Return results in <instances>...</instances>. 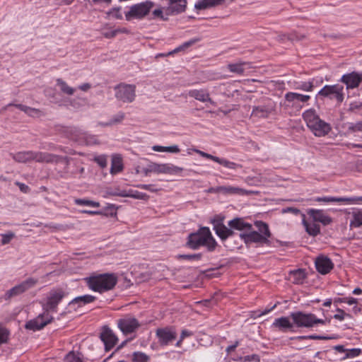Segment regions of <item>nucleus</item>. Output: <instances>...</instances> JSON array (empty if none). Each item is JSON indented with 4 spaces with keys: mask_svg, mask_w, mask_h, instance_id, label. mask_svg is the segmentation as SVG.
Here are the masks:
<instances>
[{
    "mask_svg": "<svg viewBox=\"0 0 362 362\" xmlns=\"http://www.w3.org/2000/svg\"><path fill=\"white\" fill-rule=\"evenodd\" d=\"M255 226L258 231L253 230L252 227V229L247 232H243L240 234L241 240H243L247 247H250L252 244L269 245L270 240L269 238L271 237L272 233L269 226L262 221H255Z\"/></svg>",
    "mask_w": 362,
    "mask_h": 362,
    "instance_id": "1",
    "label": "nucleus"
},
{
    "mask_svg": "<svg viewBox=\"0 0 362 362\" xmlns=\"http://www.w3.org/2000/svg\"><path fill=\"white\" fill-rule=\"evenodd\" d=\"M88 288L100 293L112 290L118 281L114 273L94 274L84 279Z\"/></svg>",
    "mask_w": 362,
    "mask_h": 362,
    "instance_id": "2",
    "label": "nucleus"
},
{
    "mask_svg": "<svg viewBox=\"0 0 362 362\" xmlns=\"http://www.w3.org/2000/svg\"><path fill=\"white\" fill-rule=\"evenodd\" d=\"M188 246L197 250L201 246H206L209 251H214L217 245L215 239L208 227H202L197 232L189 235Z\"/></svg>",
    "mask_w": 362,
    "mask_h": 362,
    "instance_id": "3",
    "label": "nucleus"
},
{
    "mask_svg": "<svg viewBox=\"0 0 362 362\" xmlns=\"http://www.w3.org/2000/svg\"><path fill=\"white\" fill-rule=\"evenodd\" d=\"M228 226H226L222 223H216L214 224V229L216 235L222 240H225L228 237L234 234L233 230H237L243 232H247L252 229V225L247 223L242 218H235L228 221Z\"/></svg>",
    "mask_w": 362,
    "mask_h": 362,
    "instance_id": "4",
    "label": "nucleus"
},
{
    "mask_svg": "<svg viewBox=\"0 0 362 362\" xmlns=\"http://www.w3.org/2000/svg\"><path fill=\"white\" fill-rule=\"evenodd\" d=\"M11 156L18 163H28L33 160L38 163H57L62 159L61 157L54 154L33 151H20L12 153Z\"/></svg>",
    "mask_w": 362,
    "mask_h": 362,
    "instance_id": "5",
    "label": "nucleus"
},
{
    "mask_svg": "<svg viewBox=\"0 0 362 362\" xmlns=\"http://www.w3.org/2000/svg\"><path fill=\"white\" fill-rule=\"evenodd\" d=\"M294 324L298 327H313L317 324L325 325L326 320L318 319L313 313H306L303 312H294L290 315Z\"/></svg>",
    "mask_w": 362,
    "mask_h": 362,
    "instance_id": "6",
    "label": "nucleus"
},
{
    "mask_svg": "<svg viewBox=\"0 0 362 362\" xmlns=\"http://www.w3.org/2000/svg\"><path fill=\"white\" fill-rule=\"evenodd\" d=\"M66 293L62 288L51 290L45 300L41 303L43 310L46 313L49 312L55 313L57 311V306L62 300L65 297Z\"/></svg>",
    "mask_w": 362,
    "mask_h": 362,
    "instance_id": "7",
    "label": "nucleus"
},
{
    "mask_svg": "<svg viewBox=\"0 0 362 362\" xmlns=\"http://www.w3.org/2000/svg\"><path fill=\"white\" fill-rule=\"evenodd\" d=\"M153 6L154 3L149 0L134 4L125 13V18L129 21L132 19H141L149 13Z\"/></svg>",
    "mask_w": 362,
    "mask_h": 362,
    "instance_id": "8",
    "label": "nucleus"
},
{
    "mask_svg": "<svg viewBox=\"0 0 362 362\" xmlns=\"http://www.w3.org/2000/svg\"><path fill=\"white\" fill-rule=\"evenodd\" d=\"M319 96L335 100L340 105L344 99V86L340 84L326 85L317 94Z\"/></svg>",
    "mask_w": 362,
    "mask_h": 362,
    "instance_id": "9",
    "label": "nucleus"
},
{
    "mask_svg": "<svg viewBox=\"0 0 362 362\" xmlns=\"http://www.w3.org/2000/svg\"><path fill=\"white\" fill-rule=\"evenodd\" d=\"M115 98L123 103H132L136 98V86L132 84L120 83L115 86Z\"/></svg>",
    "mask_w": 362,
    "mask_h": 362,
    "instance_id": "10",
    "label": "nucleus"
},
{
    "mask_svg": "<svg viewBox=\"0 0 362 362\" xmlns=\"http://www.w3.org/2000/svg\"><path fill=\"white\" fill-rule=\"evenodd\" d=\"M37 283V279L28 278L26 280L22 281L21 284L8 290L6 292L4 298L6 300H10L11 298L17 296L25 292L28 289L34 287Z\"/></svg>",
    "mask_w": 362,
    "mask_h": 362,
    "instance_id": "11",
    "label": "nucleus"
},
{
    "mask_svg": "<svg viewBox=\"0 0 362 362\" xmlns=\"http://www.w3.org/2000/svg\"><path fill=\"white\" fill-rule=\"evenodd\" d=\"M156 335L161 346H167L176 339L177 332L175 327H165L163 328H158L156 330Z\"/></svg>",
    "mask_w": 362,
    "mask_h": 362,
    "instance_id": "12",
    "label": "nucleus"
},
{
    "mask_svg": "<svg viewBox=\"0 0 362 362\" xmlns=\"http://www.w3.org/2000/svg\"><path fill=\"white\" fill-rule=\"evenodd\" d=\"M53 317L45 311L42 314L39 315L36 318L26 322L25 327L27 329L36 331L42 329L47 325L51 322Z\"/></svg>",
    "mask_w": 362,
    "mask_h": 362,
    "instance_id": "13",
    "label": "nucleus"
},
{
    "mask_svg": "<svg viewBox=\"0 0 362 362\" xmlns=\"http://www.w3.org/2000/svg\"><path fill=\"white\" fill-rule=\"evenodd\" d=\"M340 81L346 85V89H354L359 86L362 82V73L352 71L349 74H344Z\"/></svg>",
    "mask_w": 362,
    "mask_h": 362,
    "instance_id": "14",
    "label": "nucleus"
},
{
    "mask_svg": "<svg viewBox=\"0 0 362 362\" xmlns=\"http://www.w3.org/2000/svg\"><path fill=\"white\" fill-rule=\"evenodd\" d=\"M117 325L120 330L124 334L132 333L140 327L138 320L132 316H126L119 319Z\"/></svg>",
    "mask_w": 362,
    "mask_h": 362,
    "instance_id": "15",
    "label": "nucleus"
},
{
    "mask_svg": "<svg viewBox=\"0 0 362 362\" xmlns=\"http://www.w3.org/2000/svg\"><path fill=\"white\" fill-rule=\"evenodd\" d=\"M100 339L103 341L107 351L112 349L118 341L112 330L107 327H103L100 333Z\"/></svg>",
    "mask_w": 362,
    "mask_h": 362,
    "instance_id": "16",
    "label": "nucleus"
},
{
    "mask_svg": "<svg viewBox=\"0 0 362 362\" xmlns=\"http://www.w3.org/2000/svg\"><path fill=\"white\" fill-rule=\"evenodd\" d=\"M274 110V103L270 100L264 105L255 106L252 111V116L262 118H267Z\"/></svg>",
    "mask_w": 362,
    "mask_h": 362,
    "instance_id": "17",
    "label": "nucleus"
},
{
    "mask_svg": "<svg viewBox=\"0 0 362 362\" xmlns=\"http://www.w3.org/2000/svg\"><path fill=\"white\" fill-rule=\"evenodd\" d=\"M187 95L200 102L209 103L213 106H216V103L211 98L209 93L205 89L189 90Z\"/></svg>",
    "mask_w": 362,
    "mask_h": 362,
    "instance_id": "18",
    "label": "nucleus"
},
{
    "mask_svg": "<svg viewBox=\"0 0 362 362\" xmlns=\"http://www.w3.org/2000/svg\"><path fill=\"white\" fill-rule=\"evenodd\" d=\"M315 201L319 202H342L346 204H354L359 202H362V196L353 197H317L315 199Z\"/></svg>",
    "mask_w": 362,
    "mask_h": 362,
    "instance_id": "19",
    "label": "nucleus"
},
{
    "mask_svg": "<svg viewBox=\"0 0 362 362\" xmlns=\"http://www.w3.org/2000/svg\"><path fill=\"white\" fill-rule=\"evenodd\" d=\"M315 267L319 273L326 274L333 269L334 264L329 257L319 256L315 259Z\"/></svg>",
    "mask_w": 362,
    "mask_h": 362,
    "instance_id": "20",
    "label": "nucleus"
},
{
    "mask_svg": "<svg viewBox=\"0 0 362 362\" xmlns=\"http://www.w3.org/2000/svg\"><path fill=\"white\" fill-rule=\"evenodd\" d=\"M314 222H320L324 226L330 224L332 222V219L330 216H327L322 210L310 209L307 211Z\"/></svg>",
    "mask_w": 362,
    "mask_h": 362,
    "instance_id": "21",
    "label": "nucleus"
},
{
    "mask_svg": "<svg viewBox=\"0 0 362 362\" xmlns=\"http://www.w3.org/2000/svg\"><path fill=\"white\" fill-rule=\"evenodd\" d=\"M309 129L316 136H325L330 132L331 127L329 124L320 119Z\"/></svg>",
    "mask_w": 362,
    "mask_h": 362,
    "instance_id": "22",
    "label": "nucleus"
},
{
    "mask_svg": "<svg viewBox=\"0 0 362 362\" xmlns=\"http://www.w3.org/2000/svg\"><path fill=\"white\" fill-rule=\"evenodd\" d=\"M301 216L303 218L302 223L308 235L315 237L320 233V227L318 223L314 222L313 219L312 221H307L303 214H301Z\"/></svg>",
    "mask_w": 362,
    "mask_h": 362,
    "instance_id": "23",
    "label": "nucleus"
},
{
    "mask_svg": "<svg viewBox=\"0 0 362 362\" xmlns=\"http://www.w3.org/2000/svg\"><path fill=\"white\" fill-rule=\"evenodd\" d=\"M310 98L308 95H303L293 92H288L285 95V99L288 103H292L293 105H297L298 103H306Z\"/></svg>",
    "mask_w": 362,
    "mask_h": 362,
    "instance_id": "24",
    "label": "nucleus"
},
{
    "mask_svg": "<svg viewBox=\"0 0 362 362\" xmlns=\"http://www.w3.org/2000/svg\"><path fill=\"white\" fill-rule=\"evenodd\" d=\"M351 216L349 227L350 228H359L362 226V211L358 209H353L352 211L347 212Z\"/></svg>",
    "mask_w": 362,
    "mask_h": 362,
    "instance_id": "25",
    "label": "nucleus"
},
{
    "mask_svg": "<svg viewBox=\"0 0 362 362\" xmlns=\"http://www.w3.org/2000/svg\"><path fill=\"white\" fill-rule=\"evenodd\" d=\"M224 0H199L194 5L197 10H206L216 7L223 3Z\"/></svg>",
    "mask_w": 362,
    "mask_h": 362,
    "instance_id": "26",
    "label": "nucleus"
},
{
    "mask_svg": "<svg viewBox=\"0 0 362 362\" xmlns=\"http://www.w3.org/2000/svg\"><path fill=\"white\" fill-rule=\"evenodd\" d=\"M113 194L122 197H132L145 201H147L149 199V196L148 194L138 191H129V192H127L125 190H122L117 193H114Z\"/></svg>",
    "mask_w": 362,
    "mask_h": 362,
    "instance_id": "27",
    "label": "nucleus"
},
{
    "mask_svg": "<svg viewBox=\"0 0 362 362\" xmlns=\"http://www.w3.org/2000/svg\"><path fill=\"white\" fill-rule=\"evenodd\" d=\"M161 1L166 2L167 4L171 7L173 11L179 13L185 10L187 1L186 0H160Z\"/></svg>",
    "mask_w": 362,
    "mask_h": 362,
    "instance_id": "28",
    "label": "nucleus"
},
{
    "mask_svg": "<svg viewBox=\"0 0 362 362\" xmlns=\"http://www.w3.org/2000/svg\"><path fill=\"white\" fill-rule=\"evenodd\" d=\"M272 326L282 331L292 329L293 327V323L290 322L287 317L276 318L273 322Z\"/></svg>",
    "mask_w": 362,
    "mask_h": 362,
    "instance_id": "29",
    "label": "nucleus"
},
{
    "mask_svg": "<svg viewBox=\"0 0 362 362\" xmlns=\"http://www.w3.org/2000/svg\"><path fill=\"white\" fill-rule=\"evenodd\" d=\"M303 117L308 128L310 127H313V124H315L318 119H320L314 109L306 110L303 114Z\"/></svg>",
    "mask_w": 362,
    "mask_h": 362,
    "instance_id": "30",
    "label": "nucleus"
},
{
    "mask_svg": "<svg viewBox=\"0 0 362 362\" xmlns=\"http://www.w3.org/2000/svg\"><path fill=\"white\" fill-rule=\"evenodd\" d=\"M65 132L67 136L74 141H80L85 136V132L75 127H67Z\"/></svg>",
    "mask_w": 362,
    "mask_h": 362,
    "instance_id": "31",
    "label": "nucleus"
},
{
    "mask_svg": "<svg viewBox=\"0 0 362 362\" xmlns=\"http://www.w3.org/2000/svg\"><path fill=\"white\" fill-rule=\"evenodd\" d=\"M221 194L228 195V194H245L247 191L244 189L232 187V186H219Z\"/></svg>",
    "mask_w": 362,
    "mask_h": 362,
    "instance_id": "32",
    "label": "nucleus"
},
{
    "mask_svg": "<svg viewBox=\"0 0 362 362\" xmlns=\"http://www.w3.org/2000/svg\"><path fill=\"white\" fill-rule=\"evenodd\" d=\"M122 170L123 164L122 158L118 155H114L112 158L110 173L115 175L121 172Z\"/></svg>",
    "mask_w": 362,
    "mask_h": 362,
    "instance_id": "33",
    "label": "nucleus"
},
{
    "mask_svg": "<svg viewBox=\"0 0 362 362\" xmlns=\"http://www.w3.org/2000/svg\"><path fill=\"white\" fill-rule=\"evenodd\" d=\"M56 84L60 91L65 95H72L75 93L76 89L69 86L65 81L60 78H57Z\"/></svg>",
    "mask_w": 362,
    "mask_h": 362,
    "instance_id": "34",
    "label": "nucleus"
},
{
    "mask_svg": "<svg viewBox=\"0 0 362 362\" xmlns=\"http://www.w3.org/2000/svg\"><path fill=\"white\" fill-rule=\"evenodd\" d=\"M96 298L92 295H84L76 297L70 303L69 305L78 304L79 307L88 303L93 302Z\"/></svg>",
    "mask_w": 362,
    "mask_h": 362,
    "instance_id": "35",
    "label": "nucleus"
},
{
    "mask_svg": "<svg viewBox=\"0 0 362 362\" xmlns=\"http://www.w3.org/2000/svg\"><path fill=\"white\" fill-rule=\"evenodd\" d=\"M290 278L293 284H302L306 278L305 272L303 269H297L290 272Z\"/></svg>",
    "mask_w": 362,
    "mask_h": 362,
    "instance_id": "36",
    "label": "nucleus"
},
{
    "mask_svg": "<svg viewBox=\"0 0 362 362\" xmlns=\"http://www.w3.org/2000/svg\"><path fill=\"white\" fill-rule=\"evenodd\" d=\"M183 170L182 168L170 163H163V174L177 175Z\"/></svg>",
    "mask_w": 362,
    "mask_h": 362,
    "instance_id": "37",
    "label": "nucleus"
},
{
    "mask_svg": "<svg viewBox=\"0 0 362 362\" xmlns=\"http://www.w3.org/2000/svg\"><path fill=\"white\" fill-rule=\"evenodd\" d=\"M152 149L154 151L157 152H168L173 153H177L180 151V148L177 145H173L170 146H162L158 145H155L152 146Z\"/></svg>",
    "mask_w": 362,
    "mask_h": 362,
    "instance_id": "38",
    "label": "nucleus"
},
{
    "mask_svg": "<svg viewBox=\"0 0 362 362\" xmlns=\"http://www.w3.org/2000/svg\"><path fill=\"white\" fill-rule=\"evenodd\" d=\"M247 64V63L246 62L229 64H228V69L232 73L243 74L245 71V66Z\"/></svg>",
    "mask_w": 362,
    "mask_h": 362,
    "instance_id": "39",
    "label": "nucleus"
},
{
    "mask_svg": "<svg viewBox=\"0 0 362 362\" xmlns=\"http://www.w3.org/2000/svg\"><path fill=\"white\" fill-rule=\"evenodd\" d=\"M278 40L279 41H285L286 40L293 41V40H300L304 38V35H298L296 33H291L289 35L287 34H280L277 37Z\"/></svg>",
    "mask_w": 362,
    "mask_h": 362,
    "instance_id": "40",
    "label": "nucleus"
},
{
    "mask_svg": "<svg viewBox=\"0 0 362 362\" xmlns=\"http://www.w3.org/2000/svg\"><path fill=\"white\" fill-rule=\"evenodd\" d=\"M10 332L3 325L0 324V345L8 342Z\"/></svg>",
    "mask_w": 362,
    "mask_h": 362,
    "instance_id": "41",
    "label": "nucleus"
},
{
    "mask_svg": "<svg viewBox=\"0 0 362 362\" xmlns=\"http://www.w3.org/2000/svg\"><path fill=\"white\" fill-rule=\"evenodd\" d=\"M220 165H223L224 167L227 168H229V169H233V170H236L238 168H242V165L238 164V163H234V162H231L230 160H228L225 158H221L219 159V161L218 163Z\"/></svg>",
    "mask_w": 362,
    "mask_h": 362,
    "instance_id": "42",
    "label": "nucleus"
},
{
    "mask_svg": "<svg viewBox=\"0 0 362 362\" xmlns=\"http://www.w3.org/2000/svg\"><path fill=\"white\" fill-rule=\"evenodd\" d=\"M74 202L77 205H83L92 207H99L100 203L98 202H94L92 200L85 199H76Z\"/></svg>",
    "mask_w": 362,
    "mask_h": 362,
    "instance_id": "43",
    "label": "nucleus"
},
{
    "mask_svg": "<svg viewBox=\"0 0 362 362\" xmlns=\"http://www.w3.org/2000/svg\"><path fill=\"white\" fill-rule=\"evenodd\" d=\"M149 356L146 354L140 351L134 352L132 356L133 362H148Z\"/></svg>",
    "mask_w": 362,
    "mask_h": 362,
    "instance_id": "44",
    "label": "nucleus"
},
{
    "mask_svg": "<svg viewBox=\"0 0 362 362\" xmlns=\"http://www.w3.org/2000/svg\"><path fill=\"white\" fill-rule=\"evenodd\" d=\"M124 118V114L123 112H119L115 115L108 122L101 123L103 126H111L115 124L120 123Z\"/></svg>",
    "mask_w": 362,
    "mask_h": 362,
    "instance_id": "45",
    "label": "nucleus"
},
{
    "mask_svg": "<svg viewBox=\"0 0 362 362\" xmlns=\"http://www.w3.org/2000/svg\"><path fill=\"white\" fill-rule=\"evenodd\" d=\"M296 89L302 90L304 91H313L314 88V84L313 81H304L298 83Z\"/></svg>",
    "mask_w": 362,
    "mask_h": 362,
    "instance_id": "46",
    "label": "nucleus"
},
{
    "mask_svg": "<svg viewBox=\"0 0 362 362\" xmlns=\"http://www.w3.org/2000/svg\"><path fill=\"white\" fill-rule=\"evenodd\" d=\"M197 41H198V40L194 39V40H189L187 42H185V43H183L180 46H179L178 47L175 48L173 51L169 52L168 54V55H170V54H172L173 53H177L178 52L182 51V50L188 48L189 47L192 46V45H194Z\"/></svg>",
    "mask_w": 362,
    "mask_h": 362,
    "instance_id": "47",
    "label": "nucleus"
},
{
    "mask_svg": "<svg viewBox=\"0 0 362 362\" xmlns=\"http://www.w3.org/2000/svg\"><path fill=\"white\" fill-rule=\"evenodd\" d=\"M64 362H83L79 354L69 352L64 358Z\"/></svg>",
    "mask_w": 362,
    "mask_h": 362,
    "instance_id": "48",
    "label": "nucleus"
},
{
    "mask_svg": "<svg viewBox=\"0 0 362 362\" xmlns=\"http://www.w3.org/2000/svg\"><path fill=\"white\" fill-rule=\"evenodd\" d=\"M163 163L160 164V163L151 162L148 164V166L150 168V171L151 172V173H157V174L163 173Z\"/></svg>",
    "mask_w": 362,
    "mask_h": 362,
    "instance_id": "49",
    "label": "nucleus"
},
{
    "mask_svg": "<svg viewBox=\"0 0 362 362\" xmlns=\"http://www.w3.org/2000/svg\"><path fill=\"white\" fill-rule=\"evenodd\" d=\"M317 339V340H327V339H332V337L313 334V335H309V336H300V337H297L296 338V339L298 340V341H300L302 339Z\"/></svg>",
    "mask_w": 362,
    "mask_h": 362,
    "instance_id": "50",
    "label": "nucleus"
},
{
    "mask_svg": "<svg viewBox=\"0 0 362 362\" xmlns=\"http://www.w3.org/2000/svg\"><path fill=\"white\" fill-rule=\"evenodd\" d=\"M348 132L351 133L362 132V122L351 123L348 127Z\"/></svg>",
    "mask_w": 362,
    "mask_h": 362,
    "instance_id": "51",
    "label": "nucleus"
},
{
    "mask_svg": "<svg viewBox=\"0 0 362 362\" xmlns=\"http://www.w3.org/2000/svg\"><path fill=\"white\" fill-rule=\"evenodd\" d=\"M240 360L242 362H251V361L259 362L260 357L257 354H252V355H249V356H245L244 357H240Z\"/></svg>",
    "mask_w": 362,
    "mask_h": 362,
    "instance_id": "52",
    "label": "nucleus"
},
{
    "mask_svg": "<svg viewBox=\"0 0 362 362\" xmlns=\"http://www.w3.org/2000/svg\"><path fill=\"white\" fill-rule=\"evenodd\" d=\"M201 254H192V255H179V258L187 259L189 261H198L201 259Z\"/></svg>",
    "mask_w": 362,
    "mask_h": 362,
    "instance_id": "53",
    "label": "nucleus"
},
{
    "mask_svg": "<svg viewBox=\"0 0 362 362\" xmlns=\"http://www.w3.org/2000/svg\"><path fill=\"white\" fill-rule=\"evenodd\" d=\"M1 244L3 245L8 244L11 240L15 237V234L13 232H8L1 235Z\"/></svg>",
    "mask_w": 362,
    "mask_h": 362,
    "instance_id": "54",
    "label": "nucleus"
},
{
    "mask_svg": "<svg viewBox=\"0 0 362 362\" xmlns=\"http://www.w3.org/2000/svg\"><path fill=\"white\" fill-rule=\"evenodd\" d=\"M82 139H84L86 144H88V145L98 144V139L95 136L88 135L86 132H85V136L82 137Z\"/></svg>",
    "mask_w": 362,
    "mask_h": 362,
    "instance_id": "55",
    "label": "nucleus"
},
{
    "mask_svg": "<svg viewBox=\"0 0 362 362\" xmlns=\"http://www.w3.org/2000/svg\"><path fill=\"white\" fill-rule=\"evenodd\" d=\"M94 160L102 168L107 166V158L105 156H98L94 158Z\"/></svg>",
    "mask_w": 362,
    "mask_h": 362,
    "instance_id": "56",
    "label": "nucleus"
},
{
    "mask_svg": "<svg viewBox=\"0 0 362 362\" xmlns=\"http://www.w3.org/2000/svg\"><path fill=\"white\" fill-rule=\"evenodd\" d=\"M30 117H37L40 114V111L38 109L33 108L28 106L27 111L25 112Z\"/></svg>",
    "mask_w": 362,
    "mask_h": 362,
    "instance_id": "57",
    "label": "nucleus"
},
{
    "mask_svg": "<svg viewBox=\"0 0 362 362\" xmlns=\"http://www.w3.org/2000/svg\"><path fill=\"white\" fill-rule=\"evenodd\" d=\"M362 109V102H353L351 103L349 107V111L355 112L356 110Z\"/></svg>",
    "mask_w": 362,
    "mask_h": 362,
    "instance_id": "58",
    "label": "nucleus"
},
{
    "mask_svg": "<svg viewBox=\"0 0 362 362\" xmlns=\"http://www.w3.org/2000/svg\"><path fill=\"white\" fill-rule=\"evenodd\" d=\"M361 353V349H352L348 350V352L346 354V356L348 358H354V357L359 356Z\"/></svg>",
    "mask_w": 362,
    "mask_h": 362,
    "instance_id": "59",
    "label": "nucleus"
},
{
    "mask_svg": "<svg viewBox=\"0 0 362 362\" xmlns=\"http://www.w3.org/2000/svg\"><path fill=\"white\" fill-rule=\"evenodd\" d=\"M137 187L139 188L146 189V190L150 191L151 192H158V189L155 188L154 185H153L141 184V185H137Z\"/></svg>",
    "mask_w": 362,
    "mask_h": 362,
    "instance_id": "60",
    "label": "nucleus"
},
{
    "mask_svg": "<svg viewBox=\"0 0 362 362\" xmlns=\"http://www.w3.org/2000/svg\"><path fill=\"white\" fill-rule=\"evenodd\" d=\"M282 213L283 214L292 213L294 215H298V214H300V211L298 209H297V208L286 207V208H284V209H282Z\"/></svg>",
    "mask_w": 362,
    "mask_h": 362,
    "instance_id": "61",
    "label": "nucleus"
},
{
    "mask_svg": "<svg viewBox=\"0 0 362 362\" xmlns=\"http://www.w3.org/2000/svg\"><path fill=\"white\" fill-rule=\"evenodd\" d=\"M11 105H14L15 107H16L17 108H18L19 110H21V111H23L24 112H25V111H27L28 106H26V105H22V104L10 103L8 105L2 108V110H1V112L5 111L7 109V107L11 106Z\"/></svg>",
    "mask_w": 362,
    "mask_h": 362,
    "instance_id": "62",
    "label": "nucleus"
},
{
    "mask_svg": "<svg viewBox=\"0 0 362 362\" xmlns=\"http://www.w3.org/2000/svg\"><path fill=\"white\" fill-rule=\"evenodd\" d=\"M152 15L153 16V18H159L163 19V13L161 8L155 9L153 11Z\"/></svg>",
    "mask_w": 362,
    "mask_h": 362,
    "instance_id": "63",
    "label": "nucleus"
},
{
    "mask_svg": "<svg viewBox=\"0 0 362 362\" xmlns=\"http://www.w3.org/2000/svg\"><path fill=\"white\" fill-rule=\"evenodd\" d=\"M340 301L346 303L349 305H354L357 303V299L354 298H343V299H341Z\"/></svg>",
    "mask_w": 362,
    "mask_h": 362,
    "instance_id": "64",
    "label": "nucleus"
}]
</instances>
